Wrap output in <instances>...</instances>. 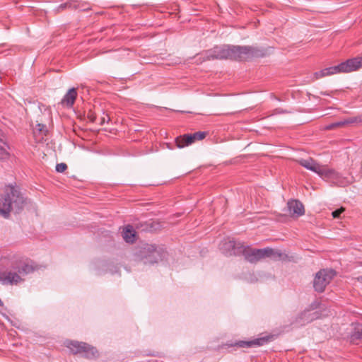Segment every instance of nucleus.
Instances as JSON below:
<instances>
[{"mask_svg":"<svg viewBox=\"0 0 362 362\" xmlns=\"http://www.w3.org/2000/svg\"><path fill=\"white\" fill-rule=\"evenodd\" d=\"M266 54L267 50L258 47L223 45L216 46L213 49L206 51L204 58L206 60L233 59L244 61L263 57Z\"/></svg>","mask_w":362,"mask_h":362,"instance_id":"f257e3e1","label":"nucleus"},{"mask_svg":"<svg viewBox=\"0 0 362 362\" xmlns=\"http://www.w3.org/2000/svg\"><path fill=\"white\" fill-rule=\"evenodd\" d=\"M23 209V195L19 187L6 185L0 194V216L4 218L10 217V213H21Z\"/></svg>","mask_w":362,"mask_h":362,"instance_id":"f03ea898","label":"nucleus"},{"mask_svg":"<svg viewBox=\"0 0 362 362\" xmlns=\"http://www.w3.org/2000/svg\"><path fill=\"white\" fill-rule=\"evenodd\" d=\"M362 67V57H355L347 59L338 65L330 66L317 71L314 74V79L331 76L336 74L349 73Z\"/></svg>","mask_w":362,"mask_h":362,"instance_id":"7ed1b4c3","label":"nucleus"},{"mask_svg":"<svg viewBox=\"0 0 362 362\" xmlns=\"http://www.w3.org/2000/svg\"><path fill=\"white\" fill-rule=\"evenodd\" d=\"M240 248H242L241 252L245 260L252 264L257 263L267 257H276L280 258L282 256V253L280 251L275 250L270 247L252 249L248 246L241 245Z\"/></svg>","mask_w":362,"mask_h":362,"instance_id":"20e7f679","label":"nucleus"},{"mask_svg":"<svg viewBox=\"0 0 362 362\" xmlns=\"http://www.w3.org/2000/svg\"><path fill=\"white\" fill-rule=\"evenodd\" d=\"M137 257L145 264H153L162 260L165 257V252L155 245H146L139 250Z\"/></svg>","mask_w":362,"mask_h":362,"instance_id":"39448f33","label":"nucleus"},{"mask_svg":"<svg viewBox=\"0 0 362 362\" xmlns=\"http://www.w3.org/2000/svg\"><path fill=\"white\" fill-rule=\"evenodd\" d=\"M67 347L74 354H81L88 359H94L98 357L97 349L86 342L71 341L68 343Z\"/></svg>","mask_w":362,"mask_h":362,"instance_id":"423d86ee","label":"nucleus"},{"mask_svg":"<svg viewBox=\"0 0 362 362\" xmlns=\"http://www.w3.org/2000/svg\"><path fill=\"white\" fill-rule=\"evenodd\" d=\"M336 276V272L332 269H322L318 271L313 280V287L315 291L322 293L326 286Z\"/></svg>","mask_w":362,"mask_h":362,"instance_id":"0eeeda50","label":"nucleus"},{"mask_svg":"<svg viewBox=\"0 0 362 362\" xmlns=\"http://www.w3.org/2000/svg\"><path fill=\"white\" fill-rule=\"evenodd\" d=\"M269 337H266L257 338L251 341H238L235 342L234 344H226V346L228 347L237 346L239 348L252 347L253 346H259L267 344L269 341Z\"/></svg>","mask_w":362,"mask_h":362,"instance_id":"6e6552de","label":"nucleus"},{"mask_svg":"<svg viewBox=\"0 0 362 362\" xmlns=\"http://www.w3.org/2000/svg\"><path fill=\"white\" fill-rule=\"evenodd\" d=\"M21 280V276L15 272L1 271L0 283L3 285L17 284Z\"/></svg>","mask_w":362,"mask_h":362,"instance_id":"1a4fd4ad","label":"nucleus"},{"mask_svg":"<svg viewBox=\"0 0 362 362\" xmlns=\"http://www.w3.org/2000/svg\"><path fill=\"white\" fill-rule=\"evenodd\" d=\"M288 210L290 214L300 216L305 214L303 204L297 199H292L287 203Z\"/></svg>","mask_w":362,"mask_h":362,"instance_id":"9d476101","label":"nucleus"},{"mask_svg":"<svg viewBox=\"0 0 362 362\" xmlns=\"http://www.w3.org/2000/svg\"><path fill=\"white\" fill-rule=\"evenodd\" d=\"M242 243H236V242L234 240H229L228 241H226L223 244L222 250L223 252H225L226 255H235L236 252L235 250L238 249L241 252L242 248H240L241 247Z\"/></svg>","mask_w":362,"mask_h":362,"instance_id":"9b49d317","label":"nucleus"},{"mask_svg":"<svg viewBox=\"0 0 362 362\" xmlns=\"http://www.w3.org/2000/svg\"><path fill=\"white\" fill-rule=\"evenodd\" d=\"M77 95V91L75 88L69 89L62 98L61 103L66 107H71L75 103Z\"/></svg>","mask_w":362,"mask_h":362,"instance_id":"f8f14e48","label":"nucleus"},{"mask_svg":"<svg viewBox=\"0 0 362 362\" xmlns=\"http://www.w3.org/2000/svg\"><path fill=\"white\" fill-rule=\"evenodd\" d=\"M352 124H360V119H358V116L350 117L343 120H341L337 122H334L330 124L327 129H332L337 127H343L346 125H349Z\"/></svg>","mask_w":362,"mask_h":362,"instance_id":"ddd939ff","label":"nucleus"},{"mask_svg":"<svg viewBox=\"0 0 362 362\" xmlns=\"http://www.w3.org/2000/svg\"><path fill=\"white\" fill-rule=\"evenodd\" d=\"M194 142L192 134H185L175 139L176 146L180 148L191 145Z\"/></svg>","mask_w":362,"mask_h":362,"instance_id":"4468645a","label":"nucleus"},{"mask_svg":"<svg viewBox=\"0 0 362 362\" xmlns=\"http://www.w3.org/2000/svg\"><path fill=\"white\" fill-rule=\"evenodd\" d=\"M350 342L354 344H359L362 342V325H358L354 327L350 334Z\"/></svg>","mask_w":362,"mask_h":362,"instance_id":"2eb2a0df","label":"nucleus"},{"mask_svg":"<svg viewBox=\"0 0 362 362\" xmlns=\"http://www.w3.org/2000/svg\"><path fill=\"white\" fill-rule=\"evenodd\" d=\"M298 162L301 166L313 172L317 173L319 170L320 165L311 158L308 159H300Z\"/></svg>","mask_w":362,"mask_h":362,"instance_id":"dca6fc26","label":"nucleus"},{"mask_svg":"<svg viewBox=\"0 0 362 362\" xmlns=\"http://www.w3.org/2000/svg\"><path fill=\"white\" fill-rule=\"evenodd\" d=\"M324 179H332L337 177V173L332 169L327 168L320 165L319 170L316 173Z\"/></svg>","mask_w":362,"mask_h":362,"instance_id":"f3484780","label":"nucleus"},{"mask_svg":"<svg viewBox=\"0 0 362 362\" xmlns=\"http://www.w3.org/2000/svg\"><path fill=\"white\" fill-rule=\"evenodd\" d=\"M135 231L132 226H127L123 230V238L127 243H133L135 239Z\"/></svg>","mask_w":362,"mask_h":362,"instance_id":"a211bd4d","label":"nucleus"},{"mask_svg":"<svg viewBox=\"0 0 362 362\" xmlns=\"http://www.w3.org/2000/svg\"><path fill=\"white\" fill-rule=\"evenodd\" d=\"M40 268V267L30 259L24 261V274L32 273L35 270H38Z\"/></svg>","mask_w":362,"mask_h":362,"instance_id":"6ab92c4d","label":"nucleus"},{"mask_svg":"<svg viewBox=\"0 0 362 362\" xmlns=\"http://www.w3.org/2000/svg\"><path fill=\"white\" fill-rule=\"evenodd\" d=\"M33 132L35 134L38 133L42 136V139L43 136L47 135L48 130H47V126L45 124H43L41 123H37L35 125V127L33 129Z\"/></svg>","mask_w":362,"mask_h":362,"instance_id":"aec40b11","label":"nucleus"},{"mask_svg":"<svg viewBox=\"0 0 362 362\" xmlns=\"http://www.w3.org/2000/svg\"><path fill=\"white\" fill-rule=\"evenodd\" d=\"M194 141H200L204 139L207 133L206 132H197L194 134H192Z\"/></svg>","mask_w":362,"mask_h":362,"instance_id":"412c9836","label":"nucleus"},{"mask_svg":"<svg viewBox=\"0 0 362 362\" xmlns=\"http://www.w3.org/2000/svg\"><path fill=\"white\" fill-rule=\"evenodd\" d=\"M2 144H4L3 141L0 139V160L6 158L8 155L5 148L1 145Z\"/></svg>","mask_w":362,"mask_h":362,"instance_id":"4be33fe9","label":"nucleus"},{"mask_svg":"<svg viewBox=\"0 0 362 362\" xmlns=\"http://www.w3.org/2000/svg\"><path fill=\"white\" fill-rule=\"evenodd\" d=\"M67 169V165L64 163L57 164L56 171L58 173H63Z\"/></svg>","mask_w":362,"mask_h":362,"instance_id":"5701e85b","label":"nucleus"},{"mask_svg":"<svg viewBox=\"0 0 362 362\" xmlns=\"http://www.w3.org/2000/svg\"><path fill=\"white\" fill-rule=\"evenodd\" d=\"M137 228H141V230H151L153 228V223H141V226H137Z\"/></svg>","mask_w":362,"mask_h":362,"instance_id":"b1692460","label":"nucleus"},{"mask_svg":"<svg viewBox=\"0 0 362 362\" xmlns=\"http://www.w3.org/2000/svg\"><path fill=\"white\" fill-rule=\"evenodd\" d=\"M344 211V209L341 207L332 211V214L334 218H339L341 213Z\"/></svg>","mask_w":362,"mask_h":362,"instance_id":"393cba45","label":"nucleus"},{"mask_svg":"<svg viewBox=\"0 0 362 362\" xmlns=\"http://www.w3.org/2000/svg\"><path fill=\"white\" fill-rule=\"evenodd\" d=\"M87 117L91 122H95L96 121V116L94 112H89Z\"/></svg>","mask_w":362,"mask_h":362,"instance_id":"a878e982","label":"nucleus"},{"mask_svg":"<svg viewBox=\"0 0 362 362\" xmlns=\"http://www.w3.org/2000/svg\"><path fill=\"white\" fill-rule=\"evenodd\" d=\"M288 112L286 110H284L282 108H276L274 110V112L272 115H276V114H284V113H288Z\"/></svg>","mask_w":362,"mask_h":362,"instance_id":"bb28decb","label":"nucleus"},{"mask_svg":"<svg viewBox=\"0 0 362 362\" xmlns=\"http://www.w3.org/2000/svg\"><path fill=\"white\" fill-rule=\"evenodd\" d=\"M110 121V117L108 115H105L100 118L99 124L100 125H103L106 122H108Z\"/></svg>","mask_w":362,"mask_h":362,"instance_id":"cd10ccee","label":"nucleus"},{"mask_svg":"<svg viewBox=\"0 0 362 362\" xmlns=\"http://www.w3.org/2000/svg\"><path fill=\"white\" fill-rule=\"evenodd\" d=\"M71 6V3H65V4H62L61 5L59 6V7L57 8V11H60V10H63L66 8H67L68 6Z\"/></svg>","mask_w":362,"mask_h":362,"instance_id":"c85d7f7f","label":"nucleus"},{"mask_svg":"<svg viewBox=\"0 0 362 362\" xmlns=\"http://www.w3.org/2000/svg\"><path fill=\"white\" fill-rule=\"evenodd\" d=\"M314 315H315V317H313L310 319V320H315V319H316V318H317V317H318V314H317V313H314Z\"/></svg>","mask_w":362,"mask_h":362,"instance_id":"c756f323","label":"nucleus"},{"mask_svg":"<svg viewBox=\"0 0 362 362\" xmlns=\"http://www.w3.org/2000/svg\"><path fill=\"white\" fill-rule=\"evenodd\" d=\"M358 116V119H360V124H361V123H362V114L359 115Z\"/></svg>","mask_w":362,"mask_h":362,"instance_id":"7c9ffc66","label":"nucleus"},{"mask_svg":"<svg viewBox=\"0 0 362 362\" xmlns=\"http://www.w3.org/2000/svg\"><path fill=\"white\" fill-rule=\"evenodd\" d=\"M310 306L312 309H315L317 308V305L314 304H312Z\"/></svg>","mask_w":362,"mask_h":362,"instance_id":"2f4dec72","label":"nucleus"},{"mask_svg":"<svg viewBox=\"0 0 362 362\" xmlns=\"http://www.w3.org/2000/svg\"><path fill=\"white\" fill-rule=\"evenodd\" d=\"M23 203H24V206H25V204H27V200L24 199Z\"/></svg>","mask_w":362,"mask_h":362,"instance_id":"473e14b6","label":"nucleus"},{"mask_svg":"<svg viewBox=\"0 0 362 362\" xmlns=\"http://www.w3.org/2000/svg\"><path fill=\"white\" fill-rule=\"evenodd\" d=\"M307 314V311H305L303 315H305Z\"/></svg>","mask_w":362,"mask_h":362,"instance_id":"72a5a7b5","label":"nucleus"}]
</instances>
